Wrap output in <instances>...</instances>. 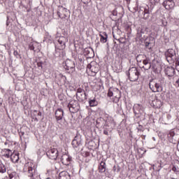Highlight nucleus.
Wrapping results in <instances>:
<instances>
[{"label": "nucleus", "instance_id": "4468645a", "mask_svg": "<svg viewBox=\"0 0 179 179\" xmlns=\"http://www.w3.org/2000/svg\"><path fill=\"white\" fill-rule=\"evenodd\" d=\"M134 113L135 115H138V114L143 113V106L139 103L134 104L133 107Z\"/></svg>", "mask_w": 179, "mask_h": 179}, {"label": "nucleus", "instance_id": "473e14b6", "mask_svg": "<svg viewBox=\"0 0 179 179\" xmlns=\"http://www.w3.org/2000/svg\"><path fill=\"white\" fill-rule=\"evenodd\" d=\"M151 69L155 72V73H157L158 71L156 64H151Z\"/></svg>", "mask_w": 179, "mask_h": 179}, {"label": "nucleus", "instance_id": "c03bdc74", "mask_svg": "<svg viewBox=\"0 0 179 179\" xmlns=\"http://www.w3.org/2000/svg\"><path fill=\"white\" fill-rule=\"evenodd\" d=\"M162 26H167V22H162Z\"/></svg>", "mask_w": 179, "mask_h": 179}, {"label": "nucleus", "instance_id": "58836bf2", "mask_svg": "<svg viewBox=\"0 0 179 179\" xmlns=\"http://www.w3.org/2000/svg\"><path fill=\"white\" fill-rule=\"evenodd\" d=\"M108 120H110V124L112 125H115V122H114V119H113L112 117H110Z\"/></svg>", "mask_w": 179, "mask_h": 179}, {"label": "nucleus", "instance_id": "37998d69", "mask_svg": "<svg viewBox=\"0 0 179 179\" xmlns=\"http://www.w3.org/2000/svg\"><path fill=\"white\" fill-rule=\"evenodd\" d=\"M90 1L91 0H87V1H84L83 3H85L86 5L87 3H89V2H90Z\"/></svg>", "mask_w": 179, "mask_h": 179}, {"label": "nucleus", "instance_id": "e433bc0d", "mask_svg": "<svg viewBox=\"0 0 179 179\" xmlns=\"http://www.w3.org/2000/svg\"><path fill=\"white\" fill-rule=\"evenodd\" d=\"M13 55H15V57H16V58H19V57H20V55H19V52H17V50L14 51Z\"/></svg>", "mask_w": 179, "mask_h": 179}, {"label": "nucleus", "instance_id": "2eb2a0df", "mask_svg": "<svg viewBox=\"0 0 179 179\" xmlns=\"http://www.w3.org/2000/svg\"><path fill=\"white\" fill-rule=\"evenodd\" d=\"M68 12V9L63 7L62 6H59L58 7L57 15L62 19L64 16H66V13Z\"/></svg>", "mask_w": 179, "mask_h": 179}, {"label": "nucleus", "instance_id": "6e6552de", "mask_svg": "<svg viewBox=\"0 0 179 179\" xmlns=\"http://www.w3.org/2000/svg\"><path fill=\"white\" fill-rule=\"evenodd\" d=\"M76 99L78 101L83 102L85 100H87V95H86V92L85 90L82 88H78L76 92Z\"/></svg>", "mask_w": 179, "mask_h": 179}, {"label": "nucleus", "instance_id": "5701e85b", "mask_svg": "<svg viewBox=\"0 0 179 179\" xmlns=\"http://www.w3.org/2000/svg\"><path fill=\"white\" fill-rule=\"evenodd\" d=\"M99 173H106V162H101L99 166Z\"/></svg>", "mask_w": 179, "mask_h": 179}, {"label": "nucleus", "instance_id": "7ed1b4c3", "mask_svg": "<svg viewBox=\"0 0 179 179\" xmlns=\"http://www.w3.org/2000/svg\"><path fill=\"white\" fill-rule=\"evenodd\" d=\"M127 75L131 82H136L139 79V71L136 67L130 68Z\"/></svg>", "mask_w": 179, "mask_h": 179}, {"label": "nucleus", "instance_id": "7c9ffc66", "mask_svg": "<svg viewBox=\"0 0 179 179\" xmlns=\"http://www.w3.org/2000/svg\"><path fill=\"white\" fill-rule=\"evenodd\" d=\"M0 173H6V166L3 164H0Z\"/></svg>", "mask_w": 179, "mask_h": 179}, {"label": "nucleus", "instance_id": "f8f14e48", "mask_svg": "<svg viewBox=\"0 0 179 179\" xmlns=\"http://www.w3.org/2000/svg\"><path fill=\"white\" fill-rule=\"evenodd\" d=\"M65 69L69 71L70 73L75 72V62L68 59L66 61Z\"/></svg>", "mask_w": 179, "mask_h": 179}, {"label": "nucleus", "instance_id": "0eeeda50", "mask_svg": "<svg viewBox=\"0 0 179 179\" xmlns=\"http://www.w3.org/2000/svg\"><path fill=\"white\" fill-rule=\"evenodd\" d=\"M55 115V118H56L57 122L61 127H62V125H64V124H65V122L63 120L64 110H62V108H58L57 110H56Z\"/></svg>", "mask_w": 179, "mask_h": 179}, {"label": "nucleus", "instance_id": "a19ab883", "mask_svg": "<svg viewBox=\"0 0 179 179\" xmlns=\"http://www.w3.org/2000/svg\"><path fill=\"white\" fill-rule=\"evenodd\" d=\"M103 134H104V135H108V131H107L106 129H104Z\"/></svg>", "mask_w": 179, "mask_h": 179}, {"label": "nucleus", "instance_id": "4be33fe9", "mask_svg": "<svg viewBox=\"0 0 179 179\" xmlns=\"http://www.w3.org/2000/svg\"><path fill=\"white\" fill-rule=\"evenodd\" d=\"M168 138L170 139L171 142H174V141L177 139V135H176V133H174V131H171L168 134Z\"/></svg>", "mask_w": 179, "mask_h": 179}, {"label": "nucleus", "instance_id": "864d4df0", "mask_svg": "<svg viewBox=\"0 0 179 179\" xmlns=\"http://www.w3.org/2000/svg\"><path fill=\"white\" fill-rule=\"evenodd\" d=\"M7 151H8V152H10V150H9V149H7Z\"/></svg>", "mask_w": 179, "mask_h": 179}, {"label": "nucleus", "instance_id": "20e7f679", "mask_svg": "<svg viewBox=\"0 0 179 179\" xmlns=\"http://www.w3.org/2000/svg\"><path fill=\"white\" fill-rule=\"evenodd\" d=\"M113 97H115V99L113 100L114 103H118V101H120V99H121V91H120L118 88H109L108 96L113 97Z\"/></svg>", "mask_w": 179, "mask_h": 179}, {"label": "nucleus", "instance_id": "bb28decb", "mask_svg": "<svg viewBox=\"0 0 179 179\" xmlns=\"http://www.w3.org/2000/svg\"><path fill=\"white\" fill-rule=\"evenodd\" d=\"M152 103L155 108H160V107H162V101L159 99L153 101Z\"/></svg>", "mask_w": 179, "mask_h": 179}, {"label": "nucleus", "instance_id": "39448f33", "mask_svg": "<svg viewBox=\"0 0 179 179\" xmlns=\"http://www.w3.org/2000/svg\"><path fill=\"white\" fill-rule=\"evenodd\" d=\"M165 57L166 61L169 64H173L177 59V55H176V50L174 49H169L167 52H165Z\"/></svg>", "mask_w": 179, "mask_h": 179}, {"label": "nucleus", "instance_id": "a878e982", "mask_svg": "<svg viewBox=\"0 0 179 179\" xmlns=\"http://www.w3.org/2000/svg\"><path fill=\"white\" fill-rule=\"evenodd\" d=\"M89 104H90V107H96V106L99 104V102H97V100H96V98H94L93 99L89 100Z\"/></svg>", "mask_w": 179, "mask_h": 179}, {"label": "nucleus", "instance_id": "09e8293b", "mask_svg": "<svg viewBox=\"0 0 179 179\" xmlns=\"http://www.w3.org/2000/svg\"><path fill=\"white\" fill-rule=\"evenodd\" d=\"M10 156V154H9V153L6 155V157H9Z\"/></svg>", "mask_w": 179, "mask_h": 179}, {"label": "nucleus", "instance_id": "393cba45", "mask_svg": "<svg viewBox=\"0 0 179 179\" xmlns=\"http://www.w3.org/2000/svg\"><path fill=\"white\" fill-rule=\"evenodd\" d=\"M142 13L143 15V19H149V15L150 13L149 11V8H145Z\"/></svg>", "mask_w": 179, "mask_h": 179}, {"label": "nucleus", "instance_id": "5fc2aeb1", "mask_svg": "<svg viewBox=\"0 0 179 179\" xmlns=\"http://www.w3.org/2000/svg\"><path fill=\"white\" fill-rule=\"evenodd\" d=\"M113 37H114V38H115V36L113 34Z\"/></svg>", "mask_w": 179, "mask_h": 179}, {"label": "nucleus", "instance_id": "4c0bfd02", "mask_svg": "<svg viewBox=\"0 0 179 179\" xmlns=\"http://www.w3.org/2000/svg\"><path fill=\"white\" fill-rule=\"evenodd\" d=\"M151 3H159L160 2V0H150Z\"/></svg>", "mask_w": 179, "mask_h": 179}, {"label": "nucleus", "instance_id": "c9c22d12", "mask_svg": "<svg viewBox=\"0 0 179 179\" xmlns=\"http://www.w3.org/2000/svg\"><path fill=\"white\" fill-rule=\"evenodd\" d=\"M118 15V13L117 12V10H113L112 11V15L110 16H117Z\"/></svg>", "mask_w": 179, "mask_h": 179}, {"label": "nucleus", "instance_id": "1a4fd4ad", "mask_svg": "<svg viewBox=\"0 0 179 179\" xmlns=\"http://www.w3.org/2000/svg\"><path fill=\"white\" fill-rule=\"evenodd\" d=\"M146 34H148L146 27H140L137 29L136 38H138V40H145V38H146Z\"/></svg>", "mask_w": 179, "mask_h": 179}, {"label": "nucleus", "instance_id": "b1692460", "mask_svg": "<svg viewBox=\"0 0 179 179\" xmlns=\"http://www.w3.org/2000/svg\"><path fill=\"white\" fill-rule=\"evenodd\" d=\"M10 159L13 163H17L19 162V155L17 154H11Z\"/></svg>", "mask_w": 179, "mask_h": 179}, {"label": "nucleus", "instance_id": "6ab92c4d", "mask_svg": "<svg viewBox=\"0 0 179 179\" xmlns=\"http://www.w3.org/2000/svg\"><path fill=\"white\" fill-rule=\"evenodd\" d=\"M57 41L59 43V50H65V47H66V45H65V41H66V38L64 36H62L58 39Z\"/></svg>", "mask_w": 179, "mask_h": 179}, {"label": "nucleus", "instance_id": "79ce46f5", "mask_svg": "<svg viewBox=\"0 0 179 179\" xmlns=\"http://www.w3.org/2000/svg\"><path fill=\"white\" fill-rule=\"evenodd\" d=\"M87 68L88 69H92V64H88V65L87 66Z\"/></svg>", "mask_w": 179, "mask_h": 179}, {"label": "nucleus", "instance_id": "c756f323", "mask_svg": "<svg viewBox=\"0 0 179 179\" xmlns=\"http://www.w3.org/2000/svg\"><path fill=\"white\" fill-rule=\"evenodd\" d=\"M173 171H176V173H179V162H176V165L172 168Z\"/></svg>", "mask_w": 179, "mask_h": 179}, {"label": "nucleus", "instance_id": "ddd939ff", "mask_svg": "<svg viewBox=\"0 0 179 179\" xmlns=\"http://www.w3.org/2000/svg\"><path fill=\"white\" fill-rule=\"evenodd\" d=\"M29 50L34 51V52H40L41 45L37 42H31L29 45Z\"/></svg>", "mask_w": 179, "mask_h": 179}, {"label": "nucleus", "instance_id": "aec40b11", "mask_svg": "<svg viewBox=\"0 0 179 179\" xmlns=\"http://www.w3.org/2000/svg\"><path fill=\"white\" fill-rule=\"evenodd\" d=\"M62 163L65 164V166H69L71 163V158L68 155H64L61 157Z\"/></svg>", "mask_w": 179, "mask_h": 179}, {"label": "nucleus", "instance_id": "f3484780", "mask_svg": "<svg viewBox=\"0 0 179 179\" xmlns=\"http://www.w3.org/2000/svg\"><path fill=\"white\" fill-rule=\"evenodd\" d=\"M82 144V138L79 136H75L74 139L72 141L71 145L73 148H78Z\"/></svg>", "mask_w": 179, "mask_h": 179}, {"label": "nucleus", "instance_id": "dca6fc26", "mask_svg": "<svg viewBox=\"0 0 179 179\" xmlns=\"http://www.w3.org/2000/svg\"><path fill=\"white\" fill-rule=\"evenodd\" d=\"M140 58H144L143 60V64L144 65V66L147 65V64H149L150 62V59L149 57H147L146 56L142 55H137L136 57L137 62H142V60L140 59Z\"/></svg>", "mask_w": 179, "mask_h": 179}, {"label": "nucleus", "instance_id": "49530a36", "mask_svg": "<svg viewBox=\"0 0 179 179\" xmlns=\"http://www.w3.org/2000/svg\"><path fill=\"white\" fill-rule=\"evenodd\" d=\"M41 115H42L41 112H38V117H41Z\"/></svg>", "mask_w": 179, "mask_h": 179}, {"label": "nucleus", "instance_id": "9d476101", "mask_svg": "<svg viewBox=\"0 0 179 179\" xmlns=\"http://www.w3.org/2000/svg\"><path fill=\"white\" fill-rule=\"evenodd\" d=\"M46 155L49 159L51 160H57L58 157V150L57 148H50L47 152Z\"/></svg>", "mask_w": 179, "mask_h": 179}, {"label": "nucleus", "instance_id": "9b49d317", "mask_svg": "<svg viewBox=\"0 0 179 179\" xmlns=\"http://www.w3.org/2000/svg\"><path fill=\"white\" fill-rule=\"evenodd\" d=\"M162 6L166 10H173L174 6H176V3L174 2V0H165L164 1Z\"/></svg>", "mask_w": 179, "mask_h": 179}, {"label": "nucleus", "instance_id": "f257e3e1", "mask_svg": "<svg viewBox=\"0 0 179 179\" xmlns=\"http://www.w3.org/2000/svg\"><path fill=\"white\" fill-rule=\"evenodd\" d=\"M23 171L25 173L26 176L33 178V177L37 176V166L32 162H27L24 166Z\"/></svg>", "mask_w": 179, "mask_h": 179}, {"label": "nucleus", "instance_id": "603ef678", "mask_svg": "<svg viewBox=\"0 0 179 179\" xmlns=\"http://www.w3.org/2000/svg\"><path fill=\"white\" fill-rule=\"evenodd\" d=\"M35 121H38V120L37 119V117L35 118Z\"/></svg>", "mask_w": 179, "mask_h": 179}, {"label": "nucleus", "instance_id": "a211bd4d", "mask_svg": "<svg viewBox=\"0 0 179 179\" xmlns=\"http://www.w3.org/2000/svg\"><path fill=\"white\" fill-rule=\"evenodd\" d=\"M165 75L169 77L174 76L176 75V69L173 66H168L165 69Z\"/></svg>", "mask_w": 179, "mask_h": 179}, {"label": "nucleus", "instance_id": "72a5a7b5", "mask_svg": "<svg viewBox=\"0 0 179 179\" xmlns=\"http://www.w3.org/2000/svg\"><path fill=\"white\" fill-rule=\"evenodd\" d=\"M37 66H38V68H41V69H43V62H37Z\"/></svg>", "mask_w": 179, "mask_h": 179}, {"label": "nucleus", "instance_id": "a18cd8bd", "mask_svg": "<svg viewBox=\"0 0 179 179\" xmlns=\"http://www.w3.org/2000/svg\"><path fill=\"white\" fill-rule=\"evenodd\" d=\"M149 44H150V43L146 42V43H145V47H149Z\"/></svg>", "mask_w": 179, "mask_h": 179}, {"label": "nucleus", "instance_id": "cd10ccee", "mask_svg": "<svg viewBox=\"0 0 179 179\" xmlns=\"http://www.w3.org/2000/svg\"><path fill=\"white\" fill-rule=\"evenodd\" d=\"M8 173L10 179L19 178V176H17V173L15 171L11 173L8 171Z\"/></svg>", "mask_w": 179, "mask_h": 179}, {"label": "nucleus", "instance_id": "f704fd0d", "mask_svg": "<svg viewBox=\"0 0 179 179\" xmlns=\"http://www.w3.org/2000/svg\"><path fill=\"white\" fill-rule=\"evenodd\" d=\"M176 71H178V72H179V60H177L176 62Z\"/></svg>", "mask_w": 179, "mask_h": 179}, {"label": "nucleus", "instance_id": "412c9836", "mask_svg": "<svg viewBox=\"0 0 179 179\" xmlns=\"http://www.w3.org/2000/svg\"><path fill=\"white\" fill-rule=\"evenodd\" d=\"M59 179H71V176L67 171H63L59 173Z\"/></svg>", "mask_w": 179, "mask_h": 179}, {"label": "nucleus", "instance_id": "6e6d98bb", "mask_svg": "<svg viewBox=\"0 0 179 179\" xmlns=\"http://www.w3.org/2000/svg\"><path fill=\"white\" fill-rule=\"evenodd\" d=\"M34 113H37V110H34Z\"/></svg>", "mask_w": 179, "mask_h": 179}, {"label": "nucleus", "instance_id": "de8ad7c7", "mask_svg": "<svg viewBox=\"0 0 179 179\" xmlns=\"http://www.w3.org/2000/svg\"><path fill=\"white\" fill-rule=\"evenodd\" d=\"M113 171H117V169L115 168V166H113Z\"/></svg>", "mask_w": 179, "mask_h": 179}, {"label": "nucleus", "instance_id": "f03ea898", "mask_svg": "<svg viewBox=\"0 0 179 179\" xmlns=\"http://www.w3.org/2000/svg\"><path fill=\"white\" fill-rule=\"evenodd\" d=\"M149 87L154 93H159L160 92H163L162 82L156 79H152L150 80Z\"/></svg>", "mask_w": 179, "mask_h": 179}, {"label": "nucleus", "instance_id": "2f4dec72", "mask_svg": "<svg viewBox=\"0 0 179 179\" xmlns=\"http://www.w3.org/2000/svg\"><path fill=\"white\" fill-rule=\"evenodd\" d=\"M101 42L107 43V34H105V36L103 35H101Z\"/></svg>", "mask_w": 179, "mask_h": 179}, {"label": "nucleus", "instance_id": "c85d7f7f", "mask_svg": "<svg viewBox=\"0 0 179 179\" xmlns=\"http://www.w3.org/2000/svg\"><path fill=\"white\" fill-rule=\"evenodd\" d=\"M142 68L143 69H144V71H149V69L152 68V63L150 62L148 64H145V66H143Z\"/></svg>", "mask_w": 179, "mask_h": 179}, {"label": "nucleus", "instance_id": "423d86ee", "mask_svg": "<svg viewBox=\"0 0 179 179\" xmlns=\"http://www.w3.org/2000/svg\"><path fill=\"white\" fill-rule=\"evenodd\" d=\"M68 108L70 113H73V114H75V113H78V111L80 110V106H79V102L76 100H73L70 101L68 105Z\"/></svg>", "mask_w": 179, "mask_h": 179}, {"label": "nucleus", "instance_id": "4d7b16f0", "mask_svg": "<svg viewBox=\"0 0 179 179\" xmlns=\"http://www.w3.org/2000/svg\"><path fill=\"white\" fill-rule=\"evenodd\" d=\"M153 140L155 141V137L153 138Z\"/></svg>", "mask_w": 179, "mask_h": 179}, {"label": "nucleus", "instance_id": "ea45409f", "mask_svg": "<svg viewBox=\"0 0 179 179\" xmlns=\"http://www.w3.org/2000/svg\"><path fill=\"white\" fill-rule=\"evenodd\" d=\"M19 135H20V139H22V136H23L24 135V131H19Z\"/></svg>", "mask_w": 179, "mask_h": 179}, {"label": "nucleus", "instance_id": "3c124183", "mask_svg": "<svg viewBox=\"0 0 179 179\" xmlns=\"http://www.w3.org/2000/svg\"><path fill=\"white\" fill-rule=\"evenodd\" d=\"M6 25H7V26H9V22H7Z\"/></svg>", "mask_w": 179, "mask_h": 179}, {"label": "nucleus", "instance_id": "8fccbe9b", "mask_svg": "<svg viewBox=\"0 0 179 179\" xmlns=\"http://www.w3.org/2000/svg\"><path fill=\"white\" fill-rule=\"evenodd\" d=\"M85 52L86 54H87V52H89V50H87V49H85Z\"/></svg>", "mask_w": 179, "mask_h": 179}]
</instances>
